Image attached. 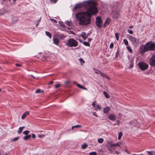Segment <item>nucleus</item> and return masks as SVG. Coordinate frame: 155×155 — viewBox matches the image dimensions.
<instances>
[{"mask_svg": "<svg viewBox=\"0 0 155 155\" xmlns=\"http://www.w3.org/2000/svg\"><path fill=\"white\" fill-rule=\"evenodd\" d=\"M96 2L92 0H88L84 2V5L87 8L85 12H79L75 14L76 20L78 21L79 25L84 26L89 25L91 23V18L92 15H96L98 10L96 6Z\"/></svg>", "mask_w": 155, "mask_h": 155, "instance_id": "1", "label": "nucleus"}, {"mask_svg": "<svg viewBox=\"0 0 155 155\" xmlns=\"http://www.w3.org/2000/svg\"><path fill=\"white\" fill-rule=\"evenodd\" d=\"M139 49L140 53L142 54L149 51H153L155 50V44L154 43L150 41L144 45H142Z\"/></svg>", "mask_w": 155, "mask_h": 155, "instance_id": "2", "label": "nucleus"}, {"mask_svg": "<svg viewBox=\"0 0 155 155\" xmlns=\"http://www.w3.org/2000/svg\"><path fill=\"white\" fill-rule=\"evenodd\" d=\"M78 42L73 38L68 39L66 44L67 45L71 47H76L78 46Z\"/></svg>", "mask_w": 155, "mask_h": 155, "instance_id": "3", "label": "nucleus"}, {"mask_svg": "<svg viewBox=\"0 0 155 155\" xmlns=\"http://www.w3.org/2000/svg\"><path fill=\"white\" fill-rule=\"evenodd\" d=\"M128 38L132 44L134 45L137 46L139 43V40L135 37L129 35Z\"/></svg>", "mask_w": 155, "mask_h": 155, "instance_id": "4", "label": "nucleus"}, {"mask_svg": "<svg viewBox=\"0 0 155 155\" xmlns=\"http://www.w3.org/2000/svg\"><path fill=\"white\" fill-rule=\"evenodd\" d=\"M140 69L142 71L146 70L148 68V65L143 62H140L138 64Z\"/></svg>", "mask_w": 155, "mask_h": 155, "instance_id": "5", "label": "nucleus"}, {"mask_svg": "<svg viewBox=\"0 0 155 155\" xmlns=\"http://www.w3.org/2000/svg\"><path fill=\"white\" fill-rule=\"evenodd\" d=\"M103 22L100 17L98 16L96 18V25L99 28H101Z\"/></svg>", "mask_w": 155, "mask_h": 155, "instance_id": "6", "label": "nucleus"}, {"mask_svg": "<svg viewBox=\"0 0 155 155\" xmlns=\"http://www.w3.org/2000/svg\"><path fill=\"white\" fill-rule=\"evenodd\" d=\"M120 143H116L112 144L110 142L108 143V144L107 145V147L108 149L110 151H111L112 150L111 148H112L113 147L120 146Z\"/></svg>", "mask_w": 155, "mask_h": 155, "instance_id": "7", "label": "nucleus"}, {"mask_svg": "<svg viewBox=\"0 0 155 155\" xmlns=\"http://www.w3.org/2000/svg\"><path fill=\"white\" fill-rule=\"evenodd\" d=\"M149 64L153 66H155V54L153 55L149 60Z\"/></svg>", "mask_w": 155, "mask_h": 155, "instance_id": "8", "label": "nucleus"}, {"mask_svg": "<svg viewBox=\"0 0 155 155\" xmlns=\"http://www.w3.org/2000/svg\"><path fill=\"white\" fill-rule=\"evenodd\" d=\"M112 15L114 18L117 19L120 15L119 12L116 10H114L112 12Z\"/></svg>", "mask_w": 155, "mask_h": 155, "instance_id": "9", "label": "nucleus"}, {"mask_svg": "<svg viewBox=\"0 0 155 155\" xmlns=\"http://www.w3.org/2000/svg\"><path fill=\"white\" fill-rule=\"evenodd\" d=\"M95 73L97 74H100L103 78H106L107 79H109V78L108 77L107 75L103 73V72H101V71L98 70H96L95 72Z\"/></svg>", "mask_w": 155, "mask_h": 155, "instance_id": "10", "label": "nucleus"}, {"mask_svg": "<svg viewBox=\"0 0 155 155\" xmlns=\"http://www.w3.org/2000/svg\"><path fill=\"white\" fill-rule=\"evenodd\" d=\"M83 6H84L85 8L86 7V6H85L84 5V2L82 4H79L76 5L74 6V9H76L78 8H81Z\"/></svg>", "mask_w": 155, "mask_h": 155, "instance_id": "11", "label": "nucleus"}, {"mask_svg": "<svg viewBox=\"0 0 155 155\" xmlns=\"http://www.w3.org/2000/svg\"><path fill=\"white\" fill-rule=\"evenodd\" d=\"M110 22V20L109 18H107L104 23L103 25V27L105 28L106 26L108 25Z\"/></svg>", "mask_w": 155, "mask_h": 155, "instance_id": "12", "label": "nucleus"}, {"mask_svg": "<svg viewBox=\"0 0 155 155\" xmlns=\"http://www.w3.org/2000/svg\"><path fill=\"white\" fill-rule=\"evenodd\" d=\"M110 110V108L109 107H106L103 109V112L104 113L106 114L108 113Z\"/></svg>", "mask_w": 155, "mask_h": 155, "instance_id": "13", "label": "nucleus"}, {"mask_svg": "<svg viewBox=\"0 0 155 155\" xmlns=\"http://www.w3.org/2000/svg\"><path fill=\"white\" fill-rule=\"evenodd\" d=\"M109 118L113 121H114L115 120V116L114 114H110L109 117Z\"/></svg>", "mask_w": 155, "mask_h": 155, "instance_id": "14", "label": "nucleus"}, {"mask_svg": "<svg viewBox=\"0 0 155 155\" xmlns=\"http://www.w3.org/2000/svg\"><path fill=\"white\" fill-rule=\"evenodd\" d=\"M134 66V59L133 58L131 59L130 61V66L128 68L129 69H131Z\"/></svg>", "mask_w": 155, "mask_h": 155, "instance_id": "15", "label": "nucleus"}, {"mask_svg": "<svg viewBox=\"0 0 155 155\" xmlns=\"http://www.w3.org/2000/svg\"><path fill=\"white\" fill-rule=\"evenodd\" d=\"M57 36L61 39H63L65 37V36L64 34H58Z\"/></svg>", "mask_w": 155, "mask_h": 155, "instance_id": "16", "label": "nucleus"}, {"mask_svg": "<svg viewBox=\"0 0 155 155\" xmlns=\"http://www.w3.org/2000/svg\"><path fill=\"white\" fill-rule=\"evenodd\" d=\"M29 114V113L28 111H26L25 112L22 116L21 119H24L27 115Z\"/></svg>", "mask_w": 155, "mask_h": 155, "instance_id": "17", "label": "nucleus"}, {"mask_svg": "<svg viewBox=\"0 0 155 155\" xmlns=\"http://www.w3.org/2000/svg\"><path fill=\"white\" fill-rule=\"evenodd\" d=\"M53 40V43L54 44L57 45L59 44V41L58 39L56 38H54Z\"/></svg>", "mask_w": 155, "mask_h": 155, "instance_id": "18", "label": "nucleus"}, {"mask_svg": "<svg viewBox=\"0 0 155 155\" xmlns=\"http://www.w3.org/2000/svg\"><path fill=\"white\" fill-rule=\"evenodd\" d=\"M31 137L30 135H27L24 137L23 139L25 140H27L30 138Z\"/></svg>", "mask_w": 155, "mask_h": 155, "instance_id": "19", "label": "nucleus"}, {"mask_svg": "<svg viewBox=\"0 0 155 155\" xmlns=\"http://www.w3.org/2000/svg\"><path fill=\"white\" fill-rule=\"evenodd\" d=\"M77 85L78 87L81 89H83L86 90H87V89L86 88L83 87V86H81V85L79 84H77Z\"/></svg>", "mask_w": 155, "mask_h": 155, "instance_id": "20", "label": "nucleus"}, {"mask_svg": "<svg viewBox=\"0 0 155 155\" xmlns=\"http://www.w3.org/2000/svg\"><path fill=\"white\" fill-rule=\"evenodd\" d=\"M25 127H20L19 128V129H18V133L19 134H20V133H21L22 131V130H23V129L25 128Z\"/></svg>", "mask_w": 155, "mask_h": 155, "instance_id": "21", "label": "nucleus"}, {"mask_svg": "<svg viewBox=\"0 0 155 155\" xmlns=\"http://www.w3.org/2000/svg\"><path fill=\"white\" fill-rule=\"evenodd\" d=\"M103 94L106 98H109L110 97L109 95L105 91H104Z\"/></svg>", "mask_w": 155, "mask_h": 155, "instance_id": "22", "label": "nucleus"}, {"mask_svg": "<svg viewBox=\"0 0 155 155\" xmlns=\"http://www.w3.org/2000/svg\"><path fill=\"white\" fill-rule=\"evenodd\" d=\"M45 34L46 35L48 36L50 38H51V34L49 32L46 31L45 32Z\"/></svg>", "mask_w": 155, "mask_h": 155, "instance_id": "23", "label": "nucleus"}, {"mask_svg": "<svg viewBox=\"0 0 155 155\" xmlns=\"http://www.w3.org/2000/svg\"><path fill=\"white\" fill-rule=\"evenodd\" d=\"M127 50L129 51V52L131 53L132 52H133V50H132V49H131V48L130 47V46H128L127 47Z\"/></svg>", "mask_w": 155, "mask_h": 155, "instance_id": "24", "label": "nucleus"}, {"mask_svg": "<svg viewBox=\"0 0 155 155\" xmlns=\"http://www.w3.org/2000/svg\"><path fill=\"white\" fill-rule=\"evenodd\" d=\"M123 135V134L121 132H120L118 133V139L119 140H120L121 138Z\"/></svg>", "mask_w": 155, "mask_h": 155, "instance_id": "25", "label": "nucleus"}, {"mask_svg": "<svg viewBox=\"0 0 155 155\" xmlns=\"http://www.w3.org/2000/svg\"><path fill=\"white\" fill-rule=\"evenodd\" d=\"M87 145L86 143H84L82 145L81 148L82 149H84L87 147Z\"/></svg>", "mask_w": 155, "mask_h": 155, "instance_id": "26", "label": "nucleus"}, {"mask_svg": "<svg viewBox=\"0 0 155 155\" xmlns=\"http://www.w3.org/2000/svg\"><path fill=\"white\" fill-rule=\"evenodd\" d=\"M97 140L98 143H102L104 141V139L102 138H100L98 139Z\"/></svg>", "mask_w": 155, "mask_h": 155, "instance_id": "27", "label": "nucleus"}, {"mask_svg": "<svg viewBox=\"0 0 155 155\" xmlns=\"http://www.w3.org/2000/svg\"><path fill=\"white\" fill-rule=\"evenodd\" d=\"M83 44L86 46H90V44L88 42L84 41L83 42Z\"/></svg>", "mask_w": 155, "mask_h": 155, "instance_id": "28", "label": "nucleus"}, {"mask_svg": "<svg viewBox=\"0 0 155 155\" xmlns=\"http://www.w3.org/2000/svg\"><path fill=\"white\" fill-rule=\"evenodd\" d=\"M44 91L43 90L41 91L40 89L37 90L35 91V93H39L41 92H43Z\"/></svg>", "mask_w": 155, "mask_h": 155, "instance_id": "29", "label": "nucleus"}, {"mask_svg": "<svg viewBox=\"0 0 155 155\" xmlns=\"http://www.w3.org/2000/svg\"><path fill=\"white\" fill-rule=\"evenodd\" d=\"M115 36L117 40V41H118L119 40V34L117 33H115Z\"/></svg>", "mask_w": 155, "mask_h": 155, "instance_id": "30", "label": "nucleus"}, {"mask_svg": "<svg viewBox=\"0 0 155 155\" xmlns=\"http://www.w3.org/2000/svg\"><path fill=\"white\" fill-rule=\"evenodd\" d=\"M123 41L126 45H127L128 44V41L126 39H124V40Z\"/></svg>", "mask_w": 155, "mask_h": 155, "instance_id": "31", "label": "nucleus"}, {"mask_svg": "<svg viewBox=\"0 0 155 155\" xmlns=\"http://www.w3.org/2000/svg\"><path fill=\"white\" fill-rule=\"evenodd\" d=\"M29 132H30V131L29 130H26L25 131H24L23 132V133L24 134H25L26 135H28V134L29 133Z\"/></svg>", "mask_w": 155, "mask_h": 155, "instance_id": "32", "label": "nucleus"}, {"mask_svg": "<svg viewBox=\"0 0 155 155\" xmlns=\"http://www.w3.org/2000/svg\"><path fill=\"white\" fill-rule=\"evenodd\" d=\"M89 155H97V153L95 152H92L89 153Z\"/></svg>", "mask_w": 155, "mask_h": 155, "instance_id": "33", "label": "nucleus"}, {"mask_svg": "<svg viewBox=\"0 0 155 155\" xmlns=\"http://www.w3.org/2000/svg\"><path fill=\"white\" fill-rule=\"evenodd\" d=\"M120 121L119 120H117L116 121V123L115 124H113V125H120Z\"/></svg>", "mask_w": 155, "mask_h": 155, "instance_id": "34", "label": "nucleus"}, {"mask_svg": "<svg viewBox=\"0 0 155 155\" xmlns=\"http://www.w3.org/2000/svg\"><path fill=\"white\" fill-rule=\"evenodd\" d=\"M60 25L63 28H65V26L63 24V23L62 22H60Z\"/></svg>", "mask_w": 155, "mask_h": 155, "instance_id": "35", "label": "nucleus"}, {"mask_svg": "<svg viewBox=\"0 0 155 155\" xmlns=\"http://www.w3.org/2000/svg\"><path fill=\"white\" fill-rule=\"evenodd\" d=\"M19 138V137H15L14 139L12 140H11V141L12 142H14V141H17V140H18Z\"/></svg>", "mask_w": 155, "mask_h": 155, "instance_id": "36", "label": "nucleus"}, {"mask_svg": "<svg viewBox=\"0 0 155 155\" xmlns=\"http://www.w3.org/2000/svg\"><path fill=\"white\" fill-rule=\"evenodd\" d=\"M79 60L80 61L81 64H84V61L82 58H80L79 59Z\"/></svg>", "mask_w": 155, "mask_h": 155, "instance_id": "37", "label": "nucleus"}, {"mask_svg": "<svg viewBox=\"0 0 155 155\" xmlns=\"http://www.w3.org/2000/svg\"><path fill=\"white\" fill-rule=\"evenodd\" d=\"M86 35V33L85 32H83L81 33V37H84V36H85Z\"/></svg>", "mask_w": 155, "mask_h": 155, "instance_id": "38", "label": "nucleus"}, {"mask_svg": "<svg viewBox=\"0 0 155 155\" xmlns=\"http://www.w3.org/2000/svg\"><path fill=\"white\" fill-rule=\"evenodd\" d=\"M65 23L69 26L71 25V23L70 21H67L65 22Z\"/></svg>", "mask_w": 155, "mask_h": 155, "instance_id": "39", "label": "nucleus"}, {"mask_svg": "<svg viewBox=\"0 0 155 155\" xmlns=\"http://www.w3.org/2000/svg\"><path fill=\"white\" fill-rule=\"evenodd\" d=\"M114 47V44L113 43H111L110 45V48H112Z\"/></svg>", "mask_w": 155, "mask_h": 155, "instance_id": "40", "label": "nucleus"}, {"mask_svg": "<svg viewBox=\"0 0 155 155\" xmlns=\"http://www.w3.org/2000/svg\"><path fill=\"white\" fill-rule=\"evenodd\" d=\"M50 20L52 21H53L55 23H57V21L56 20H55L54 19H53V18H51V19H50Z\"/></svg>", "mask_w": 155, "mask_h": 155, "instance_id": "41", "label": "nucleus"}, {"mask_svg": "<svg viewBox=\"0 0 155 155\" xmlns=\"http://www.w3.org/2000/svg\"><path fill=\"white\" fill-rule=\"evenodd\" d=\"M128 32L131 34H132L133 33V31L132 30L128 29Z\"/></svg>", "mask_w": 155, "mask_h": 155, "instance_id": "42", "label": "nucleus"}, {"mask_svg": "<svg viewBox=\"0 0 155 155\" xmlns=\"http://www.w3.org/2000/svg\"><path fill=\"white\" fill-rule=\"evenodd\" d=\"M60 84H57L55 86V87L56 88H58L60 87Z\"/></svg>", "mask_w": 155, "mask_h": 155, "instance_id": "43", "label": "nucleus"}, {"mask_svg": "<svg viewBox=\"0 0 155 155\" xmlns=\"http://www.w3.org/2000/svg\"><path fill=\"white\" fill-rule=\"evenodd\" d=\"M96 106L98 109L99 110H100L101 109V107L99 105H97Z\"/></svg>", "mask_w": 155, "mask_h": 155, "instance_id": "44", "label": "nucleus"}, {"mask_svg": "<svg viewBox=\"0 0 155 155\" xmlns=\"http://www.w3.org/2000/svg\"><path fill=\"white\" fill-rule=\"evenodd\" d=\"M93 115L95 116L96 117H98V116L97 115L96 113L95 112H94L93 113Z\"/></svg>", "mask_w": 155, "mask_h": 155, "instance_id": "45", "label": "nucleus"}, {"mask_svg": "<svg viewBox=\"0 0 155 155\" xmlns=\"http://www.w3.org/2000/svg\"><path fill=\"white\" fill-rule=\"evenodd\" d=\"M31 136H32V138L33 139H35V138L36 136H35V135L34 134H32Z\"/></svg>", "mask_w": 155, "mask_h": 155, "instance_id": "46", "label": "nucleus"}, {"mask_svg": "<svg viewBox=\"0 0 155 155\" xmlns=\"http://www.w3.org/2000/svg\"><path fill=\"white\" fill-rule=\"evenodd\" d=\"M74 127H75L78 128V127H81V125H76Z\"/></svg>", "mask_w": 155, "mask_h": 155, "instance_id": "47", "label": "nucleus"}, {"mask_svg": "<svg viewBox=\"0 0 155 155\" xmlns=\"http://www.w3.org/2000/svg\"><path fill=\"white\" fill-rule=\"evenodd\" d=\"M70 83V81H65L64 84L65 85H67L69 84Z\"/></svg>", "mask_w": 155, "mask_h": 155, "instance_id": "48", "label": "nucleus"}, {"mask_svg": "<svg viewBox=\"0 0 155 155\" xmlns=\"http://www.w3.org/2000/svg\"><path fill=\"white\" fill-rule=\"evenodd\" d=\"M57 0H50V1L51 2H54V3H56V1H57Z\"/></svg>", "mask_w": 155, "mask_h": 155, "instance_id": "49", "label": "nucleus"}, {"mask_svg": "<svg viewBox=\"0 0 155 155\" xmlns=\"http://www.w3.org/2000/svg\"><path fill=\"white\" fill-rule=\"evenodd\" d=\"M15 65L16 66H17V67H21V64H15Z\"/></svg>", "mask_w": 155, "mask_h": 155, "instance_id": "50", "label": "nucleus"}, {"mask_svg": "<svg viewBox=\"0 0 155 155\" xmlns=\"http://www.w3.org/2000/svg\"><path fill=\"white\" fill-rule=\"evenodd\" d=\"M87 37V35H86L85 36H84V37H82L83 39L84 40H85Z\"/></svg>", "mask_w": 155, "mask_h": 155, "instance_id": "51", "label": "nucleus"}, {"mask_svg": "<svg viewBox=\"0 0 155 155\" xmlns=\"http://www.w3.org/2000/svg\"><path fill=\"white\" fill-rule=\"evenodd\" d=\"M95 102H96V101H94L92 104V106H93L94 107H95Z\"/></svg>", "mask_w": 155, "mask_h": 155, "instance_id": "52", "label": "nucleus"}, {"mask_svg": "<svg viewBox=\"0 0 155 155\" xmlns=\"http://www.w3.org/2000/svg\"><path fill=\"white\" fill-rule=\"evenodd\" d=\"M118 116L120 118H121L122 117V115L120 113H119L118 114Z\"/></svg>", "mask_w": 155, "mask_h": 155, "instance_id": "53", "label": "nucleus"}, {"mask_svg": "<svg viewBox=\"0 0 155 155\" xmlns=\"http://www.w3.org/2000/svg\"><path fill=\"white\" fill-rule=\"evenodd\" d=\"M54 83V82L52 81H51L50 82H49V84H53Z\"/></svg>", "mask_w": 155, "mask_h": 155, "instance_id": "54", "label": "nucleus"}, {"mask_svg": "<svg viewBox=\"0 0 155 155\" xmlns=\"http://www.w3.org/2000/svg\"><path fill=\"white\" fill-rule=\"evenodd\" d=\"M44 136V135H39V137L40 138H41V137H43Z\"/></svg>", "mask_w": 155, "mask_h": 155, "instance_id": "55", "label": "nucleus"}, {"mask_svg": "<svg viewBox=\"0 0 155 155\" xmlns=\"http://www.w3.org/2000/svg\"><path fill=\"white\" fill-rule=\"evenodd\" d=\"M115 153L117 154H118L119 153V152L118 151H115Z\"/></svg>", "mask_w": 155, "mask_h": 155, "instance_id": "56", "label": "nucleus"}, {"mask_svg": "<svg viewBox=\"0 0 155 155\" xmlns=\"http://www.w3.org/2000/svg\"><path fill=\"white\" fill-rule=\"evenodd\" d=\"M91 40H92L91 38H88V42L90 41Z\"/></svg>", "mask_w": 155, "mask_h": 155, "instance_id": "57", "label": "nucleus"}, {"mask_svg": "<svg viewBox=\"0 0 155 155\" xmlns=\"http://www.w3.org/2000/svg\"><path fill=\"white\" fill-rule=\"evenodd\" d=\"M31 76L32 77H33V78H34V79H36V78L34 76H33V75H31Z\"/></svg>", "mask_w": 155, "mask_h": 155, "instance_id": "58", "label": "nucleus"}, {"mask_svg": "<svg viewBox=\"0 0 155 155\" xmlns=\"http://www.w3.org/2000/svg\"><path fill=\"white\" fill-rule=\"evenodd\" d=\"M133 28V26H130L129 27V28Z\"/></svg>", "mask_w": 155, "mask_h": 155, "instance_id": "59", "label": "nucleus"}, {"mask_svg": "<svg viewBox=\"0 0 155 155\" xmlns=\"http://www.w3.org/2000/svg\"><path fill=\"white\" fill-rule=\"evenodd\" d=\"M75 128L74 126H73L72 127V129H73L74 128Z\"/></svg>", "mask_w": 155, "mask_h": 155, "instance_id": "60", "label": "nucleus"}, {"mask_svg": "<svg viewBox=\"0 0 155 155\" xmlns=\"http://www.w3.org/2000/svg\"><path fill=\"white\" fill-rule=\"evenodd\" d=\"M4 155H8V154L6 153H5Z\"/></svg>", "mask_w": 155, "mask_h": 155, "instance_id": "61", "label": "nucleus"}, {"mask_svg": "<svg viewBox=\"0 0 155 155\" xmlns=\"http://www.w3.org/2000/svg\"><path fill=\"white\" fill-rule=\"evenodd\" d=\"M13 1H14V2H15L16 0H13Z\"/></svg>", "mask_w": 155, "mask_h": 155, "instance_id": "62", "label": "nucleus"}, {"mask_svg": "<svg viewBox=\"0 0 155 155\" xmlns=\"http://www.w3.org/2000/svg\"><path fill=\"white\" fill-rule=\"evenodd\" d=\"M71 31V33L72 34H73V31Z\"/></svg>", "mask_w": 155, "mask_h": 155, "instance_id": "63", "label": "nucleus"}, {"mask_svg": "<svg viewBox=\"0 0 155 155\" xmlns=\"http://www.w3.org/2000/svg\"><path fill=\"white\" fill-rule=\"evenodd\" d=\"M139 155L134 154H133V155Z\"/></svg>", "mask_w": 155, "mask_h": 155, "instance_id": "64", "label": "nucleus"}]
</instances>
